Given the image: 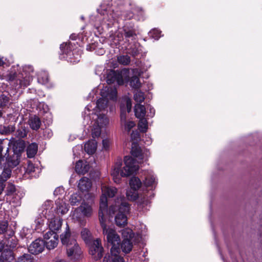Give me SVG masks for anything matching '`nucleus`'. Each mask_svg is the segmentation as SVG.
<instances>
[{
	"label": "nucleus",
	"mask_w": 262,
	"mask_h": 262,
	"mask_svg": "<svg viewBox=\"0 0 262 262\" xmlns=\"http://www.w3.org/2000/svg\"><path fill=\"white\" fill-rule=\"evenodd\" d=\"M129 185L133 190H136L141 187V182L138 178L133 177L129 181Z\"/></svg>",
	"instance_id": "28"
},
{
	"label": "nucleus",
	"mask_w": 262,
	"mask_h": 262,
	"mask_svg": "<svg viewBox=\"0 0 262 262\" xmlns=\"http://www.w3.org/2000/svg\"><path fill=\"white\" fill-rule=\"evenodd\" d=\"M99 217L101 226L103 229V233L106 236L108 243L112 246L111 249V253L116 254L118 251L120 250V237L113 228L108 227L104 223V215L99 216Z\"/></svg>",
	"instance_id": "3"
},
{
	"label": "nucleus",
	"mask_w": 262,
	"mask_h": 262,
	"mask_svg": "<svg viewBox=\"0 0 262 262\" xmlns=\"http://www.w3.org/2000/svg\"><path fill=\"white\" fill-rule=\"evenodd\" d=\"M30 127L33 130H37L41 125V121L36 116L31 117L28 121Z\"/></svg>",
	"instance_id": "19"
},
{
	"label": "nucleus",
	"mask_w": 262,
	"mask_h": 262,
	"mask_svg": "<svg viewBox=\"0 0 262 262\" xmlns=\"http://www.w3.org/2000/svg\"><path fill=\"white\" fill-rule=\"evenodd\" d=\"M52 206L53 202L51 201H46L42 206V208L43 209L42 213L45 214L46 217V216L50 215V214H49V209L52 208Z\"/></svg>",
	"instance_id": "35"
},
{
	"label": "nucleus",
	"mask_w": 262,
	"mask_h": 262,
	"mask_svg": "<svg viewBox=\"0 0 262 262\" xmlns=\"http://www.w3.org/2000/svg\"><path fill=\"white\" fill-rule=\"evenodd\" d=\"M55 262H66L63 259H60L56 261Z\"/></svg>",
	"instance_id": "64"
},
{
	"label": "nucleus",
	"mask_w": 262,
	"mask_h": 262,
	"mask_svg": "<svg viewBox=\"0 0 262 262\" xmlns=\"http://www.w3.org/2000/svg\"><path fill=\"white\" fill-rule=\"evenodd\" d=\"M125 166L121 168L122 161L120 158H118L112 169L111 175L116 183L120 182L121 177H127L138 170L139 167L136 160L130 156H125L124 158Z\"/></svg>",
	"instance_id": "1"
},
{
	"label": "nucleus",
	"mask_w": 262,
	"mask_h": 262,
	"mask_svg": "<svg viewBox=\"0 0 262 262\" xmlns=\"http://www.w3.org/2000/svg\"><path fill=\"white\" fill-rule=\"evenodd\" d=\"M106 82L108 84L117 82L118 84L120 85L123 84V80L121 74L114 71L107 75Z\"/></svg>",
	"instance_id": "13"
},
{
	"label": "nucleus",
	"mask_w": 262,
	"mask_h": 262,
	"mask_svg": "<svg viewBox=\"0 0 262 262\" xmlns=\"http://www.w3.org/2000/svg\"><path fill=\"white\" fill-rule=\"evenodd\" d=\"M38 81L42 84H47L49 81V76L47 72L42 71L38 74Z\"/></svg>",
	"instance_id": "25"
},
{
	"label": "nucleus",
	"mask_w": 262,
	"mask_h": 262,
	"mask_svg": "<svg viewBox=\"0 0 262 262\" xmlns=\"http://www.w3.org/2000/svg\"><path fill=\"white\" fill-rule=\"evenodd\" d=\"M80 224L81 226H85L86 224V221L85 220L80 221Z\"/></svg>",
	"instance_id": "59"
},
{
	"label": "nucleus",
	"mask_w": 262,
	"mask_h": 262,
	"mask_svg": "<svg viewBox=\"0 0 262 262\" xmlns=\"http://www.w3.org/2000/svg\"><path fill=\"white\" fill-rule=\"evenodd\" d=\"M44 242H45V246L48 250L53 249L57 246L58 243V234H54L52 238Z\"/></svg>",
	"instance_id": "21"
},
{
	"label": "nucleus",
	"mask_w": 262,
	"mask_h": 262,
	"mask_svg": "<svg viewBox=\"0 0 262 262\" xmlns=\"http://www.w3.org/2000/svg\"><path fill=\"white\" fill-rule=\"evenodd\" d=\"M139 119H140L138 123L139 128L141 132L145 133L147 129V121L145 117Z\"/></svg>",
	"instance_id": "37"
},
{
	"label": "nucleus",
	"mask_w": 262,
	"mask_h": 262,
	"mask_svg": "<svg viewBox=\"0 0 262 262\" xmlns=\"http://www.w3.org/2000/svg\"><path fill=\"white\" fill-rule=\"evenodd\" d=\"M10 96L8 94L7 95L4 94L0 95V108L5 107L10 103Z\"/></svg>",
	"instance_id": "30"
},
{
	"label": "nucleus",
	"mask_w": 262,
	"mask_h": 262,
	"mask_svg": "<svg viewBox=\"0 0 262 262\" xmlns=\"http://www.w3.org/2000/svg\"><path fill=\"white\" fill-rule=\"evenodd\" d=\"M124 34L125 38H135L136 36L135 31L129 28H124L123 29Z\"/></svg>",
	"instance_id": "41"
},
{
	"label": "nucleus",
	"mask_w": 262,
	"mask_h": 262,
	"mask_svg": "<svg viewBox=\"0 0 262 262\" xmlns=\"http://www.w3.org/2000/svg\"><path fill=\"white\" fill-rule=\"evenodd\" d=\"M2 141H0V154H1L3 150V147L2 146Z\"/></svg>",
	"instance_id": "63"
},
{
	"label": "nucleus",
	"mask_w": 262,
	"mask_h": 262,
	"mask_svg": "<svg viewBox=\"0 0 262 262\" xmlns=\"http://www.w3.org/2000/svg\"><path fill=\"white\" fill-rule=\"evenodd\" d=\"M26 68H28V70L31 71V72H33V68L32 66H29L28 67H26Z\"/></svg>",
	"instance_id": "60"
},
{
	"label": "nucleus",
	"mask_w": 262,
	"mask_h": 262,
	"mask_svg": "<svg viewBox=\"0 0 262 262\" xmlns=\"http://www.w3.org/2000/svg\"><path fill=\"white\" fill-rule=\"evenodd\" d=\"M134 100L139 103H142L145 99V96L143 92L137 90L134 95Z\"/></svg>",
	"instance_id": "38"
},
{
	"label": "nucleus",
	"mask_w": 262,
	"mask_h": 262,
	"mask_svg": "<svg viewBox=\"0 0 262 262\" xmlns=\"http://www.w3.org/2000/svg\"><path fill=\"white\" fill-rule=\"evenodd\" d=\"M129 84L131 87L135 89H139L141 86V83L139 77L136 76H133L130 78Z\"/></svg>",
	"instance_id": "36"
},
{
	"label": "nucleus",
	"mask_w": 262,
	"mask_h": 262,
	"mask_svg": "<svg viewBox=\"0 0 262 262\" xmlns=\"http://www.w3.org/2000/svg\"><path fill=\"white\" fill-rule=\"evenodd\" d=\"M54 234H57L55 232H53V231H49L48 232L46 233L43 236L44 241H48L50 239L52 238V237L54 236Z\"/></svg>",
	"instance_id": "46"
},
{
	"label": "nucleus",
	"mask_w": 262,
	"mask_h": 262,
	"mask_svg": "<svg viewBox=\"0 0 262 262\" xmlns=\"http://www.w3.org/2000/svg\"><path fill=\"white\" fill-rule=\"evenodd\" d=\"M32 79L33 78L31 76L27 75L21 79L19 78L17 79V82L19 81V84L20 85V87H26L30 84Z\"/></svg>",
	"instance_id": "29"
},
{
	"label": "nucleus",
	"mask_w": 262,
	"mask_h": 262,
	"mask_svg": "<svg viewBox=\"0 0 262 262\" xmlns=\"http://www.w3.org/2000/svg\"><path fill=\"white\" fill-rule=\"evenodd\" d=\"M17 262H34L33 257L29 254H24L20 256Z\"/></svg>",
	"instance_id": "42"
},
{
	"label": "nucleus",
	"mask_w": 262,
	"mask_h": 262,
	"mask_svg": "<svg viewBox=\"0 0 262 262\" xmlns=\"http://www.w3.org/2000/svg\"><path fill=\"white\" fill-rule=\"evenodd\" d=\"M102 195L100 198L99 216L104 215L107 210V197L113 198L117 193V189L114 187L102 186L101 187Z\"/></svg>",
	"instance_id": "5"
},
{
	"label": "nucleus",
	"mask_w": 262,
	"mask_h": 262,
	"mask_svg": "<svg viewBox=\"0 0 262 262\" xmlns=\"http://www.w3.org/2000/svg\"><path fill=\"white\" fill-rule=\"evenodd\" d=\"M17 135L19 138H25L27 136V132L25 128H20L17 130Z\"/></svg>",
	"instance_id": "49"
},
{
	"label": "nucleus",
	"mask_w": 262,
	"mask_h": 262,
	"mask_svg": "<svg viewBox=\"0 0 262 262\" xmlns=\"http://www.w3.org/2000/svg\"><path fill=\"white\" fill-rule=\"evenodd\" d=\"M56 213L60 216L67 213L69 210L68 204L62 200L58 199L55 202Z\"/></svg>",
	"instance_id": "12"
},
{
	"label": "nucleus",
	"mask_w": 262,
	"mask_h": 262,
	"mask_svg": "<svg viewBox=\"0 0 262 262\" xmlns=\"http://www.w3.org/2000/svg\"><path fill=\"white\" fill-rule=\"evenodd\" d=\"M81 235L86 244H91L94 240L90 231L87 228H83L81 232Z\"/></svg>",
	"instance_id": "20"
},
{
	"label": "nucleus",
	"mask_w": 262,
	"mask_h": 262,
	"mask_svg": "<svg viewBox=\"0 0 262 262\" xmlns=\"http://www.w3.org/2000/svg\"><path fill=\"white\" fill-rule=\"evenodd\" d=\"M134 16L138 20H144V12L142 8L137 7L134 9Z\"/></svg>",
	"instance_id": "31"
},
{
	"label": "nucleus",
	"mask_w": 262,
	"mask_h": 262,
	"mask_svg": "<svg viewBox=\"0 0 262 262\" xmlns=\"http://www.w3.org/2000/svg\"><path fill=\"white\" fill-rule=\"evenodd\" d=\"M95 123L102 127L108 123V119L105 115H97V118Z\"/></svg>",
	"instance_id": "32"
},
{
	"label": "nucleus",
	"mask_w": 262,
	"mask_h": 262,
	"mask_svg": "<svg viewBox=\"0 0 262 262\" xmlns=\"http://www.w3.org/2000/svg\"><path fill=\"white\" fill-rule=\"evenodd\" d=\"M5 62L4 60H3V58H0V67L3 66Z\"/></svg>",
	"instance_id": "61"
},
{
	"label": "nucleus",
	"mask_w": 262,
	"mask_h": 262,
	"mask_svg": "<svg viewBox=\"0 0 262 262\" xmlns=\"http://www.w3.org/2000/svg\"><path fill=\"white\" fill-rule=\"evenodd\" d=\"M78 201L77 200L76 197L75 196H72L71 198V204L72 205H74Z\"/></svg>",
	"instance_id": "55"
},
{
	"label": "nucleus",
	"mask_w": 262,
	"mask_h": 262,
	"mask_svg": "<svg viewBox=\"0 0 262 262\" xmlns=\"http://www.w3.org/2000/svg\"><path fill=\"white\" fill-rule=\"evenodd\" d=\"M126 197L128 200L134 201L137 199L138 195L136 190H130L126 191Z\"/></svg>",
	"instance_id": "44"
},
{
	"label": "nucleus",
	"mask_w": 262,
	"mask_h": 262,
	"mask_svg": "<svg viewBox=\"0 0 262 262\" xmlns=\"http://www.w3.org/2000/svg\"><path fill=\"white\" fill-rule=\"evenodd\" d=\"M120 110H121V113H120V118H121V121L122 123L126 122V113L125 108H124V106L122 104H121L120 106Z\"/></svg>",
	"instance_id": "45"
},
{
	"label": "nucleus",
	"mask_w": 262,
	"mask_h": 262,
	"mask_svg": "<svg viewBox=\"0 0 262 262\" xmlns=\"http://www.w3.org/2000/svg\"><path fill=\"white\" fill-rule=\"evenodd\" d=\"M129 204L122 201V198L117 199L115 205L110 206L108 212L110 215L117 213L115 220L116 225L120 227H124L127 224L126 214L129 212Z\"/></svg>",
	"instance_id": "2"
},
{
	"label": "nucleus",
	"mask_w": 262,
	"mask_h": 262,
	"mask_svg": "<svg viewBox=\"0 0 262 262\" xmlns=\"http://www.w3.org/2000/svg\"><path fill=\"white\" fill-rule=\"evenodd\" d=\"M125 104L126 109L128 113H129L132 109V101L129 98L125 99Z\"/></svg>",
	"instance_id": "51"
},
{
	"label": "nucleus",
	"mask_w": 262,
	"mask_h": 262,
	"mask_svg": "<svg viewBox=\"0 0 262 262\" xmlns=\"http://www.w3.org/2000/svg\"><path fill=\"white\" fill-rule=\"evenodd\" d=\"M117 61L121 64L127 66L130 62V58L128 55H120L117 57Z\"/></svg>",
	"instance_id": "39"
},
{
	"label": "nucleus",
	"mask_w": 262,
	"mask_h": 262,
	"mask_svg": "<svg viewBox=\"0 0 262 262\" xmlns=\"http://www.w3.org/2000/svg\"><path fill=\"white\" fill-rule=\"evenodd\" d=\"M81 253V249L78 244L71 245L67 247V255L72 260H78L80 258Z\"/></svg>",
	"instance_id": "10"
},
{
	"label": "nucleus",
	"mask_w": 262,
	"mask_h": 262,
	"mask_svg": "<svg viewBox=\"0 0 262 262\" xmlns=\"http://www.w3.org/2000/svg\"><path fill=\"white\" fill-rule=\"evenodd\" d=\"M90 246L89 252L93 258L95 260L100 259L103 256V248L101 245V241L99 239L94 240Z\"/></svg>",
	"instance_id": "6"
},
{
	"label": "nucleus",
	"mask_w": 262,
	"mask_h": 262,
	"mask_svg": "<svg viewBox=\"0 0 262 262\" xmlns=\"http://www.w3.org/2000/svg\"><path fill=\"white\" fill-rule=\"evenodd\" d=\"M91 186V181L86 177L82 178L79 180L78 185V187L82 191H88Z\"/></svg>",
	"instance_id": "16"
},
{
	"label": "nucleus",
	"mask_w": 262,
	"mask_h": 262,
	"mask_svg": "<svg viewBox=\"0 0 262 262\" xmlns=\"http://www.w3.org/2000/svg\"><path fill=\"white\" fill-rule=\"evenodd\" d=\"M131 154L132 156L138 158L139 159L142 160L144 159L141 148L137 145H135L132 147L131 150Z\"/></svg>",
	"instance_id": "34"
},
{
	"label": "nucleus",
	"mask_w": 262,
	"mask_h": 262,
	"mask_svg": "<svg viewBox=\"0 0 262 262\" xmlns=\"http://www.w3.org/2000/svg\"><path fill=\"white\" fill-rule=\"evenodd\" d=\"M78 210H80L85 216L89 217L92 214V209L91 207L88 204H82L78 208Z\"/></svg>",
	"instance_id": "27"
},
{
	"label": "nucleus",
	"mask_w": 262,
	"mask_h": 262,
	"mask_svg": "<svg viewBox=\"0 0 262 262\" xmlns=\"http://www.w3.org/2000/svg\"><path fill=\"white\" fill-rule=\"evenodd\" d=\"M7 162L10 168L16 166L19 162L18 155L14 153L12 156L7 159Z\"/></svg>",
	"instance_id": "26"
},
{
	"label": "nucleus",
	"mask_w": 262,
	"mask_h": 262,
	"mask_svg": "<svg viewBox=\"0 0 262 262\" xmlns=\"http://www.w3.org/2000/svg\"><path fill=\"white\" fill-rule=\"evenodd\" d=\"M48 220V225L50 230L57 233L60 230L62 224V219L58 216L48 215L46 216Z\"/></svg>",
	"instance_id": "7"
},
{
	"label": "nucleus",
	"mask_w": 262,
	"mask_h": 262,
	"mask_svg": "<svg viewBox=\"0 0 262 262\" xmlns=\"http://www.w3.org/2000/svg\"><path fill=\"white\" fill-rule=\"evenodd\" d=\"M67 46V44L63 43L60 45V48L61 50H62L63 49V48H66Z\"/></svg>",
	"instance_id": "58"
},
{
	"label": "nucleus",
	"mask_w": 262,
	"mask_h": 262,
	"mask_svg": "<svg viewBox=\"0 0 262 262\" xmlns=\"http://www.w3.org/2000/svg\"><path fill=\"white\" fill-rule=\"evenodd\" d=\"M97 143L94 139L89 141L84 145V150L89 154H94L97 149Z\"/></svg>",
	"instance_id": "17"
},
{
	"label": "nucleus",
	"mask_w": 262,
	"mask_h": 262,
	"mask_svg": "<svg viewBox=\"0 0 262 262\" xmlns=\"http://www.w3.org/2000/svg\"><path fill=\"white\" fill-rule=\"evenodd\" d=\"M135 114L137 118H141L145 117L146 108L143 105L137 104L135 106Z\"/></svg>",
	"instance_id": "22"
},
{
	"label": "nucleus",
	"mask_w": 262,
	"mask_h": 262,
	"mask_svg": "<svg viewBox=\"0 0 262 262\" xmlns=\"http://www.w3.org/2000/svg\"><path fill=\"white\" fill-rule=\"evenodd\" d=\"M14 78H15L14 75H10V76L9 77V80L12 81L14 79Z\"/></svg>",
	"instance_id": "62"
},
{
	"label": "nucleus",
	"mask_w": 262,
	"mask_h": 262,
	"mask_svg": "<svg viewBox=\"0 0 262 262\" xmlns=\"http://www.w3.org/2000/svg\"><path fill=\"white\" fill-rule=\"evenodd\" d=\"M152 32L154 34H156V35L155 36V37L157 38L160 37V34L161 32L159 31L155 30L152 31Z\"/></svg>",
	"instance_id": "57"
},
{
	"label": "nucleus",
	"mask_w": 262,
	"mask_h": 262,
	"mask_svg": "<svg viewBox=\"0 0 262 262\" xmlns=\"http://www.w3.org/2000/svg\"><path fill=\"white\" fill-rule=\"evenodd\" d=\"M127 233L128 235H126L127 238L123 239L122 241L121 247L123 252L125 253H129L132 248H133V244L131 240L129 239L132 237V231L130 229H126V230H123L122 232L123 236H125V234Z\"/></svg>",
	"instance_id": "8"
},
{
	"label": "nucleus",
	"mask_w": 262,
	"mask_h": 262,
	"mask_svg": "<svg viewBox=\"0 0 262 262\" xmlns=\"http://www.w3.org/2000/svg\"><path fill=\"white\" fill-rule=\"evenodd\" d=\"M15 187L12 184H9L7 187V194L10 195L15 191Z\"/></svg>",
	"instance_id": "47"
},
{
	"label": "nucleus",
	"mask_w": 262,
	"mask_h": 262,
	"mask_svg": "<svg viewBox=\"0 0 262 262\" xmlns=\"http://www.w3.org/2000/svg\"><path fill=\"white\" fill-rule=\"evenodd\" d=\"M45 247V242L41 239H37L29 246V251L33 254H37L42 252Z\"/></svg>",
	"instance_id": "11"
},
{
	"label": "nucleus",
	"mask_w": 262,
	"mask_h": 262,
	"mask_svg": "<svg viewBox=\"0 0 262 262\" xmlns=\"http://www.w3.org/2000/svg\"><path fill=\"white\" fill-rule=\"evenodd\" d=\"M60 239L62 244L67 247L71 245L77 244L76 240L73 236L71 235L70 228L68 224L64 232L60 235Z\"/></svg>",
	"instance_id": "9"
},
{
	"label": "nucleus",
	"mask_w": 262,
	"mask_h": 262,
	"mask_svg": "<svg viewBox=\"0 0 262 262\" xmlns=\"http://www.w3.org/2000/svg\"><path fill=\"white\" fill-rule=\"evenodd\" d=\"M103 147L105 150H107L110 146V141L107 139H104L102 141Z\"/></svg>",
	"instance_id": "52"
},
{
	"label": "nucleus",
	"mask_w": 262,
	"mask_h": 262,
	"mask_svg": "<svg viewBox=\"0 0 262 262\" xmlns=\"http://www.w3.org/2000/svg\"><path fill=\"white\" fill-rule=\"evenodd\" d=\"M14 259V256L12 251H4L1 254L0 260L3 262H11Z\"/></svg>",
	"instance_id": "23"
},
{
	"label": "nucleus",
	"mask_w": 262,
	"mask_h": 262,
	"mask_svg": "<svg viewBox=\"0 0 262 262\" xmlns=\"http://www.w3.org/2000/svg\"><path fill=\"white\" fill-rule=\"evenodd\" d=\"M11 175V170L10 168H4L2 174L0 176V194L4 190V183Z\"/></svg>",
	"instance_id": "15"
},
{
	"label": "nucleus",
	"mask_w": 262,
	"mask_h": 262,
	"mask_svg": "<svg viewBox=\"0 0 262 262\" xmlns=\"http://www.w3.org/2000/svg\"><path fill=\"white\" fill-rule=\"evenodd\" d=\"M149 109V113L148 114V116H149L150 117H152L155 113V110L154 109V108L151 107V106H148L147 109Z\"/></svg>",
	"instance_id": "54"
},
{
	"label": "nucleus",
	"mask_w": 262,
	"mask_h": 262,
	"mask_svg": "<svg viewBox=\"0 0 262 262\" xmlns=\"http://www.w3.org/2000/svg\"><path fill=\"white\" fill-rule=\"evenodd\" d=\"M155 183L156 178L154 176H148L145 178L144 183L146 186H152Z\"/></svg>",
	"instance_id": "43"
},
{
	"label": "nucleus",
	"mask_w": 262,
	"mask_h": 262,
	"mask_svg": "<svg viewBox=\"0 0 262 262\" xmlns=\"http://www.w3.org/2000/svg\"><path fill=\"white\" fill-rule=\"evenodd\" d=\"M120 250L115 254L111 253V255L105 256L103 259V262H124L123 257L119 255Z\"/></svg>",
	"instance_id": "18"
},
{
	"label": "nucleus",
	"mask_w": 262,
	"mask_h": 262,
	"mask_svg": "<svg viewBox=\"0 0 262 262\" xmlns=\"http://www.w3.org/2000/svg\"><path fill=\"white\" fill-rule=\"evenodd\" d=\"M15 127L14 125H4L0 127V133L2 134H10L15 130Z\"/></svg>",
	"instance_id": "33"
},
{
	"label": "nucleus",
	"mask_w": 262,
	"mask_h": 262,
	"mask_svg": "<svg viewBox=\"0 0 262 262\" xmlns=\"http://www.w3.org/2000/svg\"><path fill=\"white\" fill-rule=\"evenodd\" d=\"M38 150V145L32 143L29 145L27 148V154L28 158H31L35 156Z\"/></svg>",
	"instance_id": "24"
},
{
	"label": "nucleus",
	"mask_w": 262,
	"mask_h": 262,
	"mask_svg": "<svg viewBox=\"0 0 262 262\" xmlns=\"http://www.w3.org/2000/svg\"><path fill=\"white\" fill-rule=\"evenodd\" d=\"M35 171V167L33 163L28 162L27 167L26 168V172L29 174Z\"/></svg>",
	"instance_id": "48"
},
{
	"label": "nucleus",
	"mask_w": 262,
	"mask_h": 262,
	"mask_svg": "<svg viewBox=\"0 0 262 262\" xmlns=\"http://www.w3.org/2000/svg\"><path fill=\"white\" fill-rule=\"evenodd\" d=\"M101 98L97 101V107L100 111H102L107 107L108 100L115 102L117 99V90L115 88L105 86L100 92Z\"/></svg>",
	"instance_id": "4"
},
{
	"label": "nucleus",
	"mask_w": 262,
	"mask_h": 262,
	"mask_svg": "<svg viewBox=\"0 0 262 262\" xmlns=\"http://www.w3.org/2000/svg\"><path fill=\"white\" fill-rule=\"evenodd\" d=\"M102 126L96 124L95 123L94 124V127L92 129V135L93 138H97L100 136L101 134V128Z\"/></svg>",
	"instance_id": "40"
},
{
	"label": "nucleus",
	"mask_w": 262,
	"mask_h": 262,
	"mask_svg": "<svg viewBox=\"0 0 262 262\" xmlns=\"http://www.w3.org/2000/svg\"><path fill=\"white\" fill-rule=\"evenodd\" d=\"M135 126V123L134 121H129L125 124V129L128 132H129L132 128Z\"/></svg>",
	"instance_id": "50"
},
{
	"label": "nucleus",
	"mask_w": 262,
	"mask_h": 262,
	"mask_svg": "<svg viewBox=\"0 0 262 262\" xmlns=\"http://www.w3.org/2000/svg\"><path fill=\"white\" fill-rule=\"evenodd\" d=\"M138 138L139 137V134L136 132V133H135L134 131L132 132V134H131V138L132 139H135V138Z\"/></svg>",
	"instance_id": "56"
},
{
	"label": "nucleus",
	"mask_w": 262,
	"mask_h": 262,
	"mask_svg": "<svg viewBox=\"0 0 262 262\" xmlns=\"http://www.w3.org/2000/svg\"><path fill=\"white\" fill-rule=\"evenodd\" d=\"M90 169V165L86 162H83L81 160H79L76 162L75 165V171L79 174H84L89 171Z\"/></svg>",
	"instance_id": "14"
},
{
	"label": "nucleus",
	"mask_w": 262,
	"mask_h": 262,
	"mask_svg": "<svg viewBox=\"0 0 262 262\" xmlns=\"http://www.w3.org/2000/svg\"><path fill=\"white\" fill-rule=\"evenodd\" d=\"M8 225L6 224H4L0 225V234L4 233L7 231Z\"/></svg>",
	"instance_id": "53"
}]
</instances>
